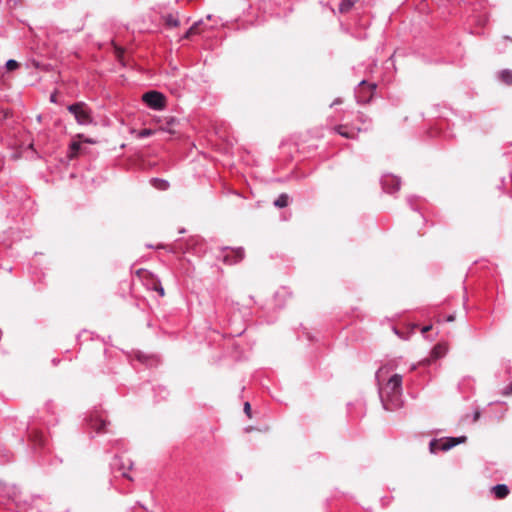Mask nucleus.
<instances>
[{
    "label": "nucleus",
    "mask_w": 512,
    "mask_h": 512,
    "mask_svg": "<svg viewBox=\"0 0 512 512\" xmlns=\"http://www.w3.org/2000/svg\"><path fill=\"white\" fill-rule=\"evenodd\" d=\"M402 392V375L393 374L387 383L379 388V398L383 409L386 411L400 409L403 406Z\"/></svg>",
    "instance_id": "nucleus-1"
},
{
    "label": "nucleus",
    "mask_w": 512,
    "mask_h": 512,
    "mask_svg": "<svg viewBox=\"0 0 512 512\" xmlns=\"http://www.w3.org/2000/svg\"><path fill=\"white\" fill-rule=\"evenodd\" d=\"M27 436L36 454V460L40 465L57 466L62 463V459L57 456L49 457L50 451L47 449V439L42 432L32 427H27Z\"/></svg>",
    "instance_id": "nucleus-2"
},
{
    "label": "nucleus",
    "mask_w": 512,
    "mask_h": 512,
    "mask_svg": "<svg viewBox=\"0 0 512 512\" xmlns=\"http://www.w3.org/2000/svg\"><path fill=\"white\" fill-rule=\"evenodd\" d=\"M88 433L94 437V432L100 434L102 432H109L107 426L110 424L104 417L101 410L94 408L86 413L84 418Z\"/></svg>",
    "instance_id": "nucleus-3"
},
{
    "label": "nucleus",
    "mask_w": 512,
    "mask_h": 512,
    "mask_svg": "<svg viewBox=\"0 0 512 512\" xmlns=\"http://www.w3.org/2000/svg\"><path fill=\"white\" fill-rule=\"evenodd\" d=\"M67 110L71 113L77 124L87 126L93 123L91 108L83 101H78L67 106Z\"/></svg>",
    "instance_id": "nucleus-4"
},
{
    "label": "nucleus",
    "mask_w": 512,
    "mask_h": 512,
    "mask_svg": "<svg viewBox=\"0 0 512 512\" xmlns=\"http://www.w3.org/2000/svg\"><path fill=\"white\" fill-rule=\"evenodd\" d=\"M467 437L462 435L458 437H444L440 439H432L429 443V451L432 454H436L439 451H449L458 444L465 443Z\"/></svg>",
    "instance_id": "nucleus-5"
},
{
    "label": "nucleus",
    "mask_w": 512,
    "mask_h": 512,
    "mask_svg": "<svg viewBox=\"0 0 512 512\" xmlns=\"http://www.w3.org/2000/svg\"><path fill=\"white\" fill-rule=\"evenodd\" d=\"M377 85L375 83H368L366 80H361L355 88L354 95L358 104H367L373 97Z\"/></svg>",
    "instance_id": "nucleus-6"
},
{
    "label": "nucleus",
    "mask_w": 512,
    "mask_h": 512,
    "mask_svg": "<svg viewBox=\"0 0 512 512\" xmlns=\"http://www.w3.org/2000/svg\"><path fill=\"white\" fill-rule=\"evenodd\" d=\"M142 101L147 107L155 111H161L166 106V97L163 93L150 90L143 94Z\"/></svg>",
    "instance_id": "nucleus-7"
},
{
    "label": "nucleus",
    "mask_w": 512,
    "mask_h": 512,
    "mask_svg": "<svg viewBox=\"0 0 512 512\" xmlns=\"http://www.w3.org/2000/svg\"><path fill=\"white\" fill-rule=\"evenodd\" d=\"M0 194L3 198L7 200V202H22L28 201L26 193L19 187L11 185L7 188L0 189Z\"/></svg>",
    "instance_id": "nucleus-8"
},
{
    "label": "nucleus",
    "mask_w": 512,
    "mask_h": 512,
    "mask_svg": "<svg viewBox=\"0 0 512 512\" xmlns=\"http://www.w3.org/2000/svg\"><path fill=\"white\" fill-rule=\"evenodd\" d=\"M380 184L384 192L392 194L400 189L401 179L393 174L386 173L381 176Z\"/></svg>",
    "instance_id": "nucleus-9"
},
{
    "label": "nucleus",
    "mask_w": 512,
    "mask_h": 512,
    "mask_svg": "<svg viewBox=\"0 0 512 512\" xmlns=\"http://www.w3.org/2000/svg\"><path fill=\"white\" fill-rule=\"evenodd\" d=\"M199 238L191 237L185 242V247L183 245V241L178 239L176 242L169 246L168 251L171 253H178L181 251L182 253L193 251L195 252V246L199 243Z\"/></svg>",
    "instance_id": "nucleus-10"
},
{
    "label": "nucleus",
    "mask_w": 512,
    "mask_h": 512,
    "mask_svg": "<svg viewBox=\"0 0 512 512\" xmlns=\"http://www.w3.org/2000/svg\"><path fill=\"white\" fill-rule=\"evenodd\" d=\"M110 466L113 470L120 471L123 477L132 480V477L128 475V471L133 467V462L130 459L125 462L122 457L115 455Z\"/></svg>",
    "instance_id": "nucleus-11"
},
{
    "label": "nucleus",
    "mask_w": 512,
    "mask_h": 512,
    "mask_svg": "<svg viewBox=\"0 0 512 512\" xmlns=\"http://www.w3.org/2000/svg\"><path fill=\"white\" fill-rule=\"evenodd\" d=\"M223 251L225 254L223 255V262L229 265L237 264L244 258V249L242 247L238 248H230L224 247Z\"/></svg>",
    "instance_id": "nucleus-12"
},
{
    "label": "nucleus",
    "mask_w": 512,
    "mask_h": 512,
    "mask_svg": "<svg viewBox=\"0 0 512 512\" xmlns=\"http://www.w3.org/2000/svg\"><path fill=\"white\" fill-rule=\"evenodd\" d=\"M136 360L147 367L157 366L159 359L153 355H146L140 351L136 353Z\"/></svg>",
    "instance_id": "nucleus-13"
},
{
    "label": "nucleus",
    "mask_w": 512,
    "mask_h": 512,
    "mask_svg": "<svg viewBox=\"0 0 512 512\" xmlns=\"http://www.w3.org/2000/svg\"><path fill=\"white\" fill-rule=\"evenodd\" d=\"M83 145L79 140H72L68 146L67 157L69 159H74L78 157L82 153Z\"/></svg>",
    "instance_id": "nucleus-14"
},
{
    "label": "nucleus",
    "mask_w": 512,
    "mask_h": 512,
    "mask_svg": "<svg viewBox=\"0 0 512 512\" xmlns=\"http://www.w3.org/2000/svg\"><path fill=\"white\" fill-rule=\"evenodd\" d=\"M491 492L495 498L504 499L509 495L510 489L506 484H496L492 486Z\"/></svg>",
    "instance_id": "nucleus-15"
},
{
    "label": "nucleus",
    "mask_w": 512,
    "mask_h": 512,
    "mask_svg": "<svg viewBox=\"0 0 512 512\" xmlns=\"http://www.w3.org/2000/svg\"><path fill=\"white\" fill-rule=\"evenodd\" d=\"M496 79L501 83L511 86L512 85V70L502 69L496 73Z\"/></svg>",
    "instance_id": "nucleus-16"
},
{
    "label": "nucleus",
    "mask_w": 512,
    "mask_h": 512,
    "mask_svg": "<svg viewBox=\"0 0 512 512\" xmlns=\"http://www.w3.org/2000/svg\"><path fill=\"white\" fill-rule=\"evenodd\" d=\"M336 131L338 134H340L342 137H345V138H354L355 135L360 132V128L357 129V131H355L354 128H349L347 126H344V125H339L337 126L336 128Z\"/></svg>",
    "instance_id": "nucleus-17"
},
{
    "label": "nucleus",
    "mask_w": 512,
    "mask_h": 512,
    "mask_svg": "<svg viewBox=\"0 0 512 512\" xmlns=\"http://www.w3.org/2000/svg\"><path fill=\"white\" fill-rule=\"evenodd\" d=\"M150 184L153 188L160 191H166L170 187V183L167 180L158 177L151 178Z\"/></svg>",
    "instance_id": "nucleus-18"
},
{
    "label": "nucleus",
    "mask_w": 512,
    "mask_h": 512,
    "mask_svg": "<svg viewBox=\"0 0 512 512\" xmlns=\"http://www.w3.org/2000/svg\"><path fill=\"white\" fill-rule=\"evenodd\" d=\"M153 392H154V401L155 402L165 400L169 395V391H168L167 387L162 386V385L153 387Z\"/></svg>",
    "instance_id": "nucleus-19"
},
{
    "label": "nucleus",
    "mask_w": 512,
    "mask_h": 512,
    "mask_svg": "<svg viewBox=\"0 0 512 512\" xmlns=\"http://www.w3.org/2000/svg\"><path fill=\"white\" fill-rule=\"evenodd\" d=\"M290 201V197L286 193H281L273 202L274 206L277 208H285L288 206Z\"/></svg>",
    "instance_id": "nucleus-20"
},
{
    "label": "nucleus",
    "mask_w": 512,
    "mask_h": 512,
    "mask_svg": "<svg viewBox=\"0 0 512 512\" xmlns=\"http://www.w3.org/2000/svg\"><path fill=\"white\" fill-rule=\"evenodd\" d=\"M164 22H165L166 26H168L170 28L178 27L180 24L178 17L172 13H169L164 16Z\"/></svg>",
    "instance_id": "nucleus-21"
},
{
    "label": "nucleus",
    "mask_w": 512,
    "mask_h": 512,
    "mask_svg": "<svg viewBox=\"0 0 512 512\" xmlns=\"http://www.w3.org/2000/svg\"><path fill=\"white\" fill-rule=\"evenodd\" d=\"M446 352H447V349L445 346H443L441 344H437L432 348L431 356L434 359H439V358L443 357L446 354Z\"/></svg>",
    "instance_id": "nucleus-22"
},
{
    "label": "nucleus",
    "mask_w": 512,
    "mask_h": 512,
    "mask_svg": "<svg viewBox=\"0 0 512 512\" xmlns=\"http://www.w3.org/2000/svg\"><path fill=\"white\" fill-rule=\"evenodd\" d=\"M357 0H342L339 4V11L341 13L348 12L355 4Z\"/></svg>",
    "instance_id": "nucleus-23"
},
{
    "label": "nucleus",
    "mask_w": 512,
    "mask_h": 512,
    "mask_svg": "<svg viewBox=\"0 0 512 512\" xmlns=\"http://www.w3.org/2000/svg\"><path fill=\"white\" fill-rule=\"evenodd\" d=\"M151 289L156 291L159 294L160 297H163L165 295L164 288H163V286H162V284H161L159 279H156V280L153 281Z\"/></svg>",
    "instance_id": "nucleus-24"
},
{
    "label": "nucleus",
    "mask_w": 512,
    "mask_h": 512,
    "mask_svg": "<svg viewBox=\"0 0 512 512\" xmlns=\"http://www.w3.org/2000/svg\"><path fill=\"white\" fill-rule=\"evenodd\" d=\"M19 66H20L19 62H17L14 59H9L5 63V69L7 71H14V70L18 69Z\"/></svg>",
    "instance_id": "nucleus-25"
},
{
    "label": "nucleus",
    "mask_w": 512,
    "mask_h": 512,
    "mask_svg": "<svg viewBox=\"0 0 512 512\" xmlns=\"http://www.w3.org/2000/svg\"><path fill=\"white\" fill-rule=\"evenodd\" d=\"M201 21L195 22L184 34V38H189L191 35L197 33L198 26L200 25Z\"/></svg>",
    "instance_id": "nucleus-26"
},
{
    "label": "nucleus",
    "mask_w": 512,
    "mask_h": 512,
    "mask_svg": "<svg viewBox=\"0 0 512 512\" xmlns=\"http://www.w3.org/2000/svg\"><path fill=\"white\" fill-rule=\"evenodd\" d=\"M153 134V131L151 129H142L138 132L137 134V138L138 139H144V138H148L150 137L151 135Z\"/></svg>",
    "instance_id": "nucleus-27"
},
{
    "label": "nucleus",
    "mask_w": 512,
    "mask_h": 512,
    "mask_svg": "<svg viewBox=\"0 0 512 512\" xmlns=\"http://www.w3.org/2000/svg\"><path fill=\"white\" fill-rule=\"evenodd\" d=\"M290 295V292L287 288L283 287L280 290L276 291L274 294L275 299L277 300L279 297H285Z\"/></svg>",
    "instance_id": "nucleus-28"
},
{
    "label": "nucleus",
    "mask_w": 512,
    "mask_h": 512,
    "mask_svg": "<svg viewBox=\"0 0 512 512\" xmlns=\"http://www.w3.org/2000/svg\"><path fill=\"white\" fill-rule=\"evenodd\" d=\"M417 198L418 197H416V196H408L407 197V203L411 207V209L414 210V211H419V208L414 206V200L417 199Z\"/></svg>",
    "instance_id": "nucleus-29"
},
{
    "label": "nucleus",
    "mask_w": 512,
    "mask_h": 512,
    "mask_svg": "<svg viewBox=\"0 0 512 512\" xmlns=\"http://www.w3.org/2000/svg\"><path fill=\"white\" fill-rule=\"evenodd\" d=\"M165 123H166L167 127H170V126H173L176 123H178V119L173 116L167 117Z\"/></svg>",
    "instance_id": "nucleus-30"
},
{
    "label": "nucleus",
    "mask_w": 512,
    "mask_h": 512,
    "mask_svg": "<svg viewBox=\"0 0 512 512\" xmlns=\"http://www.w3.org/2000/svg\"><path fill=\"white\" fill-rule=\"evenodd\" d=\"M244 413L248 416V418H252L251 405L249 402L244 403Z\"/></svg>",
    "instance_id": "nucleus-31"
},
{
    "label": "nucleus",
    "mask_w": 512,
    "mask_h": 512,
    "mask_svg": "<svg viewBox=\"0 0 512 512\" xmlns=\"http://www.w3.org/2000/svg\"><path fill=\"white\" fill-rule=\"evenodd\" d=\"M49 101H50L51 103H54V104H56V103H57V92H56V91H54L53 93H51L50 98H49Z\"/></svg>",
    "instance_id": "nucleus-32"
},
{
    "label": "nucleus",
    "mask_w": 512,
    "mask_h": 512,
    "mask_svg": "<svg viewBox=\"0 0 512 512\" xmlns=\"http://www.w3.org/2000/svg\"><path fill=\"white\" fill-rule=\"evenodd\" d=\"M504 394L505 395H509V394H512V382L510 383L509 386H507L504 390Z\"/></svg>",
    "instance_id": "nucleus-33"
},
{
    "label": "nucleus",
    "mask_w": 512,
    "mask_h": 512,
    "mask_svg": "<svg viewBox=\"0 0 512 512\" xmlns=\"http://www.w3.org/2000/svg\"><path fill=\"white\" fill-rule=\"evenodd\" d=\"M446 322H453L455 320V315L454 314H449L447 317H446Z\"/></svg>",
    "instance_id": "nucleus-34"
},
{
    "label": "nucleus",
    "mask_w": 512,
    "mask_h": 512,
    "mask_svg": "<svg viewBox=\"0 0 512 512\" xmlns=\"http://www.w3.org/2000/svg\"><path fill=\"white\" fill-rule=\"evenodd\" d=\"M480 411H475L473 413V421H477L480 418Z\"/></svg>",
    "instance_id": "nucleus-35"
},
{
    "label": "nucleus",
    "mask_w": 512,
    "mask_h": 512,
    "mask_svg": "<svg viewBox=\"0 0 512 512\" xmlns=\"http://www.w3.org/2000/svg\"><path fill=\"white\" fill-rule=\"evenodd\" d=\"M432 328V325H427L422 328V333H427Z\"/></svg>",
    "instance_id": "nucleus-36"
},
{
    "label": "nucleus",
    "mask_w": 512,
    "mask_h": 512,
    "mask_svg": "<svg viewBox=\"0 0 512 512\" xmlns=\"http://www.w3.org/2000/svg\"><path fill=\"white\" fill-rule=\"evenodd\" d=\"M340 103H342V100H341L340 98H337V99H335V100L333 101V103H332L330 106L332 107V106H334V105H336V104H340Z\"/></svg>",
    "instance_id": "nucleus-37"
},
{
    "label": "nucleus",
    "mask_w": 512,
    "mask_h": 512,
    "mask_svg": "<svg viewBox=\"0 0 512 512\" xmlns=\"http://www.w3.org/2000/svg\"><path fill=\"white\" fill-rule=\"evenodd\" d=\"M502 186H503V187H504V186H506V178H502V180H501V186H499V188L501 189V188H502Z\"/></svg>",
    "instance_id": "nucleus-38"
},
{
    "label": "nucleus",
    "mask_w": 512,
    "mask_h": 512,
    "mask_svg": "<svg viewBox=\"0 0 512 512\" xmlns=\"http://www.w3.org/2000/svg\"><path fill=\"white\" fill-rule=\"evenodd\" d=\"M4 165V158L2 156H0V170L2 169Z\"/></svg>",
    "instance_id": "nucleus-39"
},
{
    "label": "nucleus",
    "mask_w": 512,
    "mask_h": 512,
    "mask_svg": "<svg viewBox=\"0 0 512 512\" xmlns=\"http://www.w3.org/2000/svg\"><path fill=\"white\" fill-rule=\"evenodd\" d=\"M2 269L7 270V271H9V272H11V271H12V267H11V266H9V267L2 266Z\"/></svg>",
    "instance_id": "nucleus-40"
},
{
    "label": "nucleus",
    "mask_w": 512,
    "mask_h": 512,
    "mask_svg": "<svg viewBox=\"0 0 512 512\" xmlns=\"http://www.w3.org/2000/svg\"><path fill=\"white\" fill-rule=\"evenodd\" d=\"M52 363H53V365H54V366H56V365L59 363V360H58V359H56V358H54V359L52 360Z\"/></svg>",
    "instance_id": "nucleus-41"
},
{
    "label": "nucleus",
    "mask_w": 512,
    "mask_h": 512,
    "mask_svg": "<svg viewBox=\"0 0 512 512\" xmlns=\"http://www.w3.org/2000/svg\"><path fill=\"white\" fill-rule=\"evenodd\" d=\"M33 64H34V66H35L36 68H39V67H40L39 62H37V61H33Z\"/></svg>",
    "instance_id": "nucleus-42"
},
{
    "label": "nucleus",
    "mask_w": 512,
    "mask_h": 512,
    "mask_svg": "<svg viewBox=\"0 0 512 512\" xmlns=\"http://www.w3.org/2000/svg\"><path fill=\"white\" fill-rule=\"evenodd\" d=\"M136 505H137V506H139V507H141V508H143V509H145V506H144V505H142L140 502H137V503H136Z\"/></svg>",
    "instance_id": "nucleus-43"
},
{
    "label": "nucleus",
    "mask_w": 512,
    "mask_h": 512,
    "mask_svg": "<svg viewBox=\"0 0 512 512\" xmlns=\"http://www.w3.org/2000/svg\"><path fill=\"white\" fill-rule=\"evenodd\" d=\"M127 512H136V508H135V507H132V508H130Z\"/></svg>",
    "instance_id": "nucleus-44"
},
{
    "label": "nucleus",
    "mask_w": 512,
    "mask_h": 512,
    "mask_svg": "<svg viewBox=\"0 0 512 512\" xmlns=\"http://www.w3.org/2000/svg\"><path fill=\"white\" fill-rule=\"evenodd\" d=\"M393 330H394L395 334L400 335L399 331L395 327L393 328Z\"/></svg>",
    "instance_id": "nucleus-45"
},
{
    "label": "nucleus",
    "mask_w": 512,
    "mask_h": 512,
    "mask_svg": "<svg viewBox=\"0 0 512 512\" xmlns=\"http://www.w3.org/2000/svg\"><path fill=\"white\" fill-rule=\"evenodd\" d=\"M179 233H180V234L185 233V229H184V228L180 229V230H179Z\"/></svg>",
    "instance_id": "nucleus-46"
},
{
    "label": "nucleus",
    "mask_w": 512,
    "mask_h": 512,
    "mask_svg": "<svg viewBox=\"0 0 512 512\" xmlns=\"http://www.w3.org/2000/svg\"><path fill=\"white\" fill-rule=\"evenodd\" d=\"M41 119H42V116H41V115H38V116H37V120H38V121H41Z\"/></svg>",
    "instance_id": "nucleus-47"
},
{
    "label": "nucleus",
    "mask_w": 512,
    "mask_h": 512,
    "mask_svg": "<svg viewBox=\"0 0 512 512\" xmlns=\"http://www.w3.org/2000/svg\"><path fill=\"white\" fill-rule=\"evenodd\" d=\"M508 180H509V181H512V175H511V174H509V176H508Z\"/></svg>",
    "instance_id": "nucleus-48"
},
{
    "label": "nucleus",
    "mask_w": 512,
    "mask_h": 512,
    "mask_svg": "<svg viewBox=\"0 0 512 512\" xmlns=\"http://www.w3.org/2000/svg\"><path fill=\"white\" fill-rule=\"evenodd\" d=\"M277 306H278L279 308H282V307H283V304H281V303H277Z\"/></svg>",
    "instance_id": "nucleus-49"
},
{
    "label": "nucleus",
    "mask_w": 512,
    "mask_h": 512,
    "mask_svg": "<svg viewBox=\"0 0 512 512\" xmlns=\"http://www.w3.org/2000/svg\"><path fill=\"white\" fill-rule=\"evenodd\" d=\"M360 118H361V121L364 123L365 122V118H363V115L360 116Z\"/></svg>",
    "instance_id": "nucleus-50"
},
{
    "label": "nucleus",
    "mask_w": 512,
    "mask_h": 512,
    "mask_svg": "<svg viewBox=\"0 0 512 512\" xmlns=\"http://www.w3.org/2000/svg\"><path fill=\"white\" fill-rule=\"evenodd\" d=\"M32 275H36V270L31 271Z\"/></svg>",
    "instance_id": "nucleus-51"
}]
</instances>
